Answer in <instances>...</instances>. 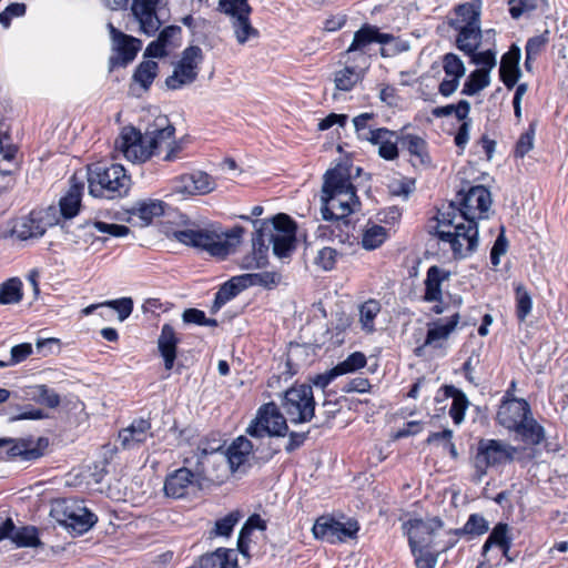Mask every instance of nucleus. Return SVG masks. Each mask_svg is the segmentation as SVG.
I'll list each match as a JSON object with an SVG mask.
<instances>
[{
  "instance_id": "nucleus-60",
  "label": "nucleus",
  "mask_w": 568,
  "mask_h": 568,
  "mask_svg": "<svg viewBox=\"0 0 568 568\" xmlns=\"http://www.w3.org/2000/svg\"><path fill=\"white\" fill-rule=\"evenodd\" d=\"M470 110V104L466 100H460L456 105L448 104L436 110L437 115H452L454 114L458 120L463 121L467 118Z\"/></svg>"
},
{
  "instance_id": "nucleus-15",
  "label": "nucleus",
  "mask_w": 568,
  "mask_h": 568,
  "mask_svg": "<svg viewBox=\"0 0 568 568\" xmlns=\"http://www.w3.org/2000/svg\"><path fill=\"white\" fill-rule=\"evenodd\" d=\"M275 226L270 232L268 243L273 246V253L280 258L290 256L295 248L296 241V224L286 214H276L272 220H268Z\"/></svg>"
},
{
  "instance_id": "nucleus-35",
  "label": "nucleus",
  "mask_w": 568,
  "mask_h": 568,
  "mask_svg": "<svg viewBox=\"0 0 568 568\" xmlns=\"http://www.w3.org/2000/svg\"><path fill=\"white\" fill-rule=\"evenodd\" d=\"M123 156L132 163H144L160 154L161 144H120Z\"/></svg>"
},
{
  "instance_id": "nucleus-62",
  "label": "nucleus",
  "mask_w": 568,
  "mask_h": 568,
  "mask_svg": "<svg viewBox=\"0 0 568 568\" xmlns=\"http://www.w3.org/2000/svg\"><path fill=\"white\" fill-rule=\"evenodd\" d=\"M409 154V161L414 166L430 164V156L426 144H406Z\"/></svg>"
},
{
  "instance_id": "nucleus-18",
  "label": "nucleus",
  "mask_w": 568,
  "mask_h": 568,
  "mask_svg": "<svg viewBox=\"0 0 568 568\" xmlns=\"http://www.w3.org/2000/svg\"><path fill=\"white\" fill-rule=\"evenodd\" d=\"M215 187V180L203 171L183 174L173 184V191L182 195H204L214 191Z\"/></svg>"
},
{
  "instance_id": "nucleus-16",
  "label": "nucleus",
  "mask_w": 568,
  "mask_h": 568,
  "mask_svg": "<svg viewBox=\"0 0 568 568\" xmlns=\"http://www.w3.org/2000/svg\"><path fill=\"white\" fill-rule=\"evenodd\" d=\"M108 30L112 40V48L118 52L116 58L112 57L110 59L111 67L128 65L135 59L141 48V41L118 30L111 22L108 23Z\"/></svg>"
},
{
  "instance_id": "nucleus-22",
  "label": "nucleus",
  "mask_w": 568,
  "mask_h": 568,
  "mask_svg": "<svg viewBox=\"0 0 568 568\" xmlns=\"http://www.w3.org/2000/svg\"><path fill=\"white\" fill-rule=\"evenodd\" d=\"M443 69L446 78L440 82L438 91L447 98L457 90L460 79L465 75L466 68L457 54L446 53L443 57Z\"/></svg>"
},
{
  "instance_id": "nucleus-27",
  "label": "nucleus",
  "mask_w": 568,
  "mask_h": 568,
  "mask_svg": "<svg viewBox=\"0 0 568 568\" xmlns=\"http://www.w3.org/2000/svg\"><path fill=\"white\" fill-rule=\"evenodd\" d=\"M48 444V439L44 437L38 438L36 445H33L32 440L28 439H12V443L7 446V454L12 458L21 457L23 460H34L43 455Z\"/></svg>"
},
{
  "instance_id": "nucleus-32",
  "label": "nucleus",
  "mask_w": 568,
  "mask_h": 568,
  "mask_svg": "<svg viewBox=\"0 0 568 568\" xmlns=\"http://www.w3.org/2000/svg\"><path fill=\"white\" fill-rule=\"evenodd\" d=\"M199 568H237V558L233 549L220 547L204 554L199 559Z\"/></svg>"
},
{
  "instance_id": "nucleus-20",
  "label": "nucleus",
  "mask_w": 568,
  "mask_h": 568,
  "mask_svg": "<svg viewBox=\"0 0 568 568\" xmlns=\"http://www.w3.org/2000/svg\"><path fill=\"white\" fill-rule=\"evenodd\" d=\"M51 223L45 221L44 212L31 211L30 214L16 221L12 234L21 241L41 237Z\"/></svg>"
},
{
  "instance_id": "nucleus-50",
  "label": "nucleus",
  "mask_w": 568,
  "mask_h": 568,
  "mask_svg": "<svg viewBox=\"0 0 568 568\" xmlns=\"http://www.w3.org/2000/svg\"><path fill=\"white\" fill-rule=\"evenodd\" d=\"M367 364V358L365 354L362 352H354L349 354L346 359L338 363L335 367L337 368L339 375H345L349 373H354L363 367H365Z\"/></svg>"
},
{
  "instance_id": "nucleus-39",
  "label": "nucleus",
  "mask_w": 568,
  "mask_h": 568,
  "mask_svg": "<svg viewBox=\"0 0 568 568\" xmlns=\"http://www.w3.org/2000/svg\"><path fill=\"white\" fill-rule=\"evenodd\" d=\"M61 215L69 220L74 217L81 206V189L77 185L72 186L68 193L60 199L59 202Z\"/></svg>"
},
{
  "instance_id": "nucleus-57",
  "label": "nucleus",
  "mask_w": 568,
  "mask_h": 568,
  "mask_svg": "<svg viewBox=\"0 0 568 568\" xmlns=\"http://www.w3.org/2000/svg\"><path fill=\"white\" fill-rule=\"evenodd\" d=\"M252 286H262L266 290L276 287L281 282V274L277 272L250 273Z\"/></svg>"
},
{
  "instance_id": "nucleus-9",
  "label": "nucleus",
  "mask_w": 568,
  "mask_h": 568,
  "mask_svg": "<svg viewBox=\"0 0 568 568\" xmlns=\"http://www.w3.org/2000/svg\"><path fill=\"white\" fill-rule=\"evenodd\" d=\"M52 513L62 526L71 529L77 535L89 531L98 521V517L82 503L73 499H64L57 503Z\"/></svg>"
},
{
  "instance_id": "nucleus-1",
  "label": "nucleus",
  "mask_w": 568,
  "mask_h": 568,
  "mask_svg": "<svg viewBox=\"0 0 568 568\" xmlns=\"http://www.w3.org/2000/svg\"><path fill=\"white\" fill-rule=\"evenodd\" d=\"M491 206L490 191L484 185L466 183L455 197L437 212L435 234L449 244L456 260L465 258L478 247V220L487 219Z\"/></svg>"
},
{
  "instance_id": "nucleus-28",
  "label": "nucleus",
  "mask_w": 568,
  "mask_h": 568,
  "mask_svg": "<svg viewBox=\"0 0 568 568\" xmlns=\"http://www.w3.org/2000/svg\"><path fill=\"white\" fill-rule=\"evenodd\" d=\"M450 277V272L446 271L437 265H432L426 272V278L424 281L425 284V293L424 301L425 302H443V291L442 284L445 281H448Z\"/></svg>"
},
{
  "instance_id": "nucleus-56",
  "label": "nucleus",
  "mask_w": 568,
  "mask_h": 568,
  "mask_svg": "<svg viewBox=\"0 0 568 568\" xmlns=\"http://www.w3.org/2000/svg\"><path fill=\"white\" fill-rule=\"evenodd\" d=\"M338 255L337 250L325 246L317 252L314 263L323 271H332L336 265Z\"/></svg>"
},
{
  "instance_id": "nucleus-29",
  "label": "nucleus",
  "mask_w": 568,
  "mask_h": 568,
  "mask_svg": "<svg viewBox=\"0 0 568 568\" xmlns=\"http://www.w3.org/2000/svg\"><path fill=\"white\" fill-rule=\"evenodd\" d=\"M253 450V444L244 436L237 437L229 448L221 454V460L227 462L230 468L235 471L247 460Z\"/></svg>"
},
{
  "instance_id": "nucleus-25",
  "label": "nucleus",
  "mask_w": 568,
  "mask_h": 568,
  "mask_svg": "<svg viewBox=\"0 0 568 568\" xmlns=\"http://www.w3.org/2000/svg\"><path fill=\"white\" fill-rule=\"evenodd\" d=\"M179 344L180 337L178 336L174 327L168 323L163 324L158 338V349L163 358L166 371H171L174 366Z\"/></svg>"
},
{
  "instance_id": "nucleus-24",
  "label": "nucleus",
  "mask_w": 568,
  "mask_h": 568,
  "mask_svg": "<svg viewBox=\"0 0 568 568\" xmlns=\"http://www.w3.org/2000/svg\"><path fill=\"white\" fill-rule=\"evenodd\" d=\"M394 37L389 33L379 32L375 26L364 24L354 33L352 43L346 50L347 54L364 53L365 49L372 43L387 44L392 42Z\"/></svg>"
},
{
  "instance_id": "nucleus-45",
  "label": "nucleus",
  "mask_w": 568,
  "mask_h": 568,
  "mask_svg": "<svg viewBox=\"0 0 568 568\" xmlns=\"http://www.w3.org/2000/svg\"><path fill=\"white\" fill-rule=\"evenodd\" d=\"M241 517L242 515L239 510H233L226 516L217 519L213 529L210 531V537H230Z\"/></svg>"
},
{
  "instance_id": "nucleus-4",
  "label": "nucleus",
  "mask_w": 568,
  "mask_h": 568,
  "mask_svg": "<svg viewBox=\"0 0 568 568\" xmlns=\"http://www.w3.org/2000/svg\"><path fill=\"white\" fill-rule=\"evenodd\" d=\"M244 234L242 226H235L225 234L226 239L207 229H184L174 232V237L182 244L200 248L212 256L225 257L231 246L240 242Z\"/></svg>"
},
{
  "instance_id": "nucleus-3",
  "label": "nucleus",
  "mask_w": 568,
  "mask_h": 568,
  "mask_svg": "<svg viewBox=\"0 0 568 568\" xmlns=\"http://www.w3.org/2000/svg\"><path fill=\"white\" fill-rule=\"evenodd\" d=\"M89 194L98 199H122L131 189V176L121 164L95 163L88 172Z\"/></svg>"
},
{
  "instance_id": "nucleus-52",
  "label": "nucleus",
  "mask_w": 568,
  "mask_h": 568,
  "mask_svg": "<svg viewBox=\"0 0 568 568\" xmlns=\"http://www.w3.org/2000/svg\"><path fill=\"white\" fill-rule=\"evenodd\" d=\"M412 555L415 559L416 568H435L438 560L439 550L435 548H414Z\"/></svg>"
},
{
  "instance_id": "nucleus-23",
  "label": "nucleus",
  "mask_w": 568,
  "mask_h": 568,
  "mask_svg": "<svg viewBox=\"0 0 568 568\" xmlns=\"http://www.w3.org/2000/svg\"><path fill=\"white\" fill-rule=\"evenodd\" d=\"M223 447V440L216 434H211L199 442L196 449L185 456L183 463L184 465H193V463L199 462L203 470L207 474V462L214 455L219 453L222 454Z\"/></svg>"
},
{
  "instance_id": "nucleus-36",
  "label": "nucleus",
  "mask_w": 568,
  "mask_h": 568,
  "mask_svg": "<svg viewBox=\"0 0 568 568\" xmlns=\"http://www.w3.org/2000/svg\"><path fill=\"white\" fill-rule=\"evenodd\" d=\"M166 204L161 200H149L138 202L131 210L130 213L139 216L146 224L151 223L154 217L164 214Z\"/></svg>"
},
{
  "instance_id": "nucleus-8",
  "label": "nucleus",
  "mask_w": 568,
  "mask_h": 568,
  "mask_svg": "<svg viewBox=\"0 0 568 568\" xmlns=\"http://www.w3.org/2000/svg\"><path fill=\"white\" fill-rule=\"evenodd\" d=\"M217 10L231 18V26L239 44H245L258 38L260 32L252 26L250 19L252 7L246 0H220Z\"/></svg>"
},
{
  "instance_id": "nucleus-12",
  "label": "nucleus",
  "mask_w": 568,
  "mask_h": 568,
  "mask_svg": "<svg viewBox=\"0 0 568 568\" xmlns=\"http://www.w3.org/2000/svg\"><path fill=\"white\" fill-rule=\"evenodd\" d=\"M373 113H362L353 119V125L357 138L366 142H423L418 136L404 135L398 131H390L385 128H375L372 124Z\"/></svg>"
},
{
  "instance_id": "nucleus-48",
  "label": "nucleus",
  "mask_w": 568,
  "mask_h": 568,
  "mask_svg": "<svg viewBox=\"0 0 568 568\" xmlns=\"http://www.w3.org/2000/svg\"><path fill=\"white\" fill-rule=\"evenodd\" d=\"M387 239V231L384 226L373 225L366 229L362 237V246L366 250L379 247Z\"/></svg>"
},
{
  "instance_id": "nucleus-17",
  "label": "nucleus",
  "mask_w": 568,
  "mask_h": 568,
  "mask_svg": "<svg viewBox=\"0 0 568 568\" xmlns=\"http://www.w3.org/2000/svg\"><path fill=\"white\" fill-rule=\"evenodd\" d=\"M508 396L509 392L506 393L498 408L496 419L500 426L510 430L517 424L525 422L526 417L531 415V409L526 399Z\"/></svg>"
},
{
  "instance_id": "nucleus-63",
  "label": "nucleus",
  "mask_w": 568,
  "mask_h": 568,
  "mask_svg": "<svg viewBox=\"0 0 568 568\" xmlns=\"http://www.w3.org/2000/svg\"><path fill=\"white\" fill-rule=\"evenodd\" d=\"M288 432L287 420L275 405V410L272 412V419L270 426V437H284Z\"/></svg>"
},
{
  "instance_id": "nucleus-47",
  "label": "nucleus",
  "mask_w": 568,
  "mask_h": 568,
  "mask_svg": "<svg viewBox=\"0 0 568 568\" xmlns=\"http://www.w3.org/2000/svg\"><path fill=\"white\" fill-rule=\"evenodd\" d=\"M361 79L362 74L355 68L345 67L335 73V88L341 91H351Z\"/></svg>"
},
{
  "instance_id": "nucleus-38",
  "label": "nucleus",
  "mask_w": 568,
  "mask_h": 568,
  "mask_svg": "<svg viewBox=\"0 0 568 568\" xmlns=\"http://www.w3.org/2000/svg\"><path fill=\"white\" fill-rule=\"evenodd\" d=\"M0 173L2 175H10L18 170L21 156L17 144H7V149H4V144H0Z\"/></svg>"
},
{
  "instance_id": "nucleus-10",
  "label": "nucleus",
  "mask_w": 568,
  "mask_h": 568,
  "mask_svg": "<svg viewBox=\"0 0 568 568\" xmlns=\"http://www.w3.org/2000/svg\"><path fill=\"white\" fill-rule=\"evenodd\" d=\"M444 526V521L435 516L426 519L412 518L403 523L402 529L407 536L410 551L414 548H435L434 538Z\"/></svg>"
},
{
  "instance_id": "nucleus-5",
  "label": "nucleus",
  "mask_w": 568,
  "mask_h": 568,
  "mask_svg": "<svg viewBox=\"0 0 568 568\" xmlns=\"http://www.w3.org/2000/svg\"><path fill=\"white\" fill-rule=\"evenodd\" d=\"M449 26L458 32L457 48L465 54L477 51L481 43L480 14L471 3L459 4L449 20Z\"/></svg>"
},
{
  "instance_id": "nucleus-26",
  "label": "nucleus",
  "mask_w": 568,
  "mask_h": 568,
  "mask_svg": "<svg viewBox=\"0 0 568 568\" xmlns=\"http://www.w3.org/2000/svg\"><path fill=\"white\" fill-rule=\"evenodd\" d=\"M521 59V50L518 45L513 44L509 50L501 57L499 74L504 84L511 89L521 77L519 62Z\"/></svg>"
},
{
  "instance_id": "nucleus-58",
  "label": "nucleus",
  "mask_w": 568,
  "mask_h": 568,
  "mask_svg": "<svg viewBox=\"0 0 568 568\" xmlns=\"http://www.w3.org/2000/svg\"><path fill=\"white\" fill-rule=\"evenodd\" d=\"M548 36L549 31L546 30L544 33L528 39L525 51L529 59H536L541 53L549 41Z\"/></svg>"
},
{
  "instance_id": "nucleus-49",
  "label": "nucleus",
  "mask_w": 568,
  "mask_h": 568,
  "mask_svg": "<svg viewBox=\"0 0 568 568\" xmlns=\"http://www.w3.org/2000/svg\"><path fill=\"white\" fill-rule=\"evenodd\" d=\"M12 541L18 547H38L41 545L38 529L33 526L17 528Z\"/></svg>"
},
{
  "instance_id": "nucleus-42",
  "label": "nucleus",
  "mask_w": 568,
  "mask_h": 568,
  "mask_svg": "<svg viewBox=\"0 0 568 568\" xmlns=\"http://www.w3.org/2000/svg\"><path fill=\"white\" fill-rule=\"evenodd\" d=\"M490 83V77L488 70L476 69L467 77L464 82L462 93L465 95H475Z\"/></svg>"
},
{
  "instance_id": "nucleus-31",
  "label": "nucleus",
  "mask_w": 568,
  "mask_h": 568,
  "mask_svg": "<svg viewBox=\"0 0 568 568\" xmlns=\"http://www.w3.org/2000/svg\"><path fill=\"white\" fill-rule=\"evenodd\" d=\"M459 313L456 312L452 316H449V318L445 323L443 322V320H437L429 324L424 345L415 349L416 355L419 356L422 354V349L424 346L434 345L435 342L439 339H446L450 335V333L455 331L459 323Z\"/></svg>"
},
{
  "instance_id": "nucleus-2",
  "label": "nucleus",
  "mask_w": 568,
  "mask_h": 568,
  "mask_svg": "<svg viewBox=\"0 0 568 568\" xmlns=\"http://www.w3.org/2000/svg\"><path fill=\"white\" fill-rule=\"evenodd\" d=\"M351 180L352 168L346 165H336L325 173L321 196L323 220L344 222L354 211L353 206L359 204Z\"/></svg>"
},
{
  "instance_id": "nucleus-19",
  "label": "nucleus",
  "mask_w": 568,
  "mask_h": 568,
  "mask_svg": "<svg viewBox=\"0 0 568 568\" xmlns=\"http://www.w3.org/2000/svg\"><path fill=\"white\" fill-rule=\"evenodd\" d=\"M162 0H133L131 10L140 23L141 31L146 36H153L160 29L162 22L156 13V8Z\"/></svg>"
},
{
  "instance_id": "nucleus-13",
  "label": "nucleus",
  "mask_w": 568,
  "mask_h": 568,
  "mask_svg": "<svg viewBox=\"0 0 568 568\" xmlns=\"http://www.w3.org/2000/svg\"><path fill=\"white\" fill-rule=\"evenodd\" d=\"M201 464L185 465L166 475L164 493L168 497L183 498L187 495L189 488L194 484H201L207 476Z\"/></svg>"
},
{
  "instance_id": "nucleus-11",
  "label": "nucleus",
  "mask_w": 568,
  "mask_h": 568,
  "mask_svg": "<svg viewBox=\"0 0 568 568\" xmlns=\"http://www.w3.org/2000/svg\"><path fill=\"white\" fill-rule=\"evenodd\" d=\"M358 530L359 524L357 520L348 518L346 521H341L329 516L317 518L313 526L315 538L333 545L355 539Z\"/></svg>"
},
{
  "instance_id": "nucleus-41",
  "label": "nucleus",
  "mask_w": 568,
  "mask_h": 568,
  "mask_svg": "<svg viewBox=\"0 0 568 568\" xmlns=\"http://www.w3.org/2000/svg\"><path fill=\"white\" fill-rule=\"evenodd\" d=\"M92 227L97 229L101 233L109 234L113 237H124L131 232L130 227L126 225L106 223V222H102V221H95L93 223L88 222V223L79 226V229L84 232V235H90V236H92L93 233L91 231H87V230H90Z\"/></svg>"
},
{
  "instance_id": "nucleus-53",
  "label": "nucleus",
  "mask_w": 568,
  "mask_h": 568,
  "mask_svg": "<svg viewBox=\"0 0 568 568\" xmlns=\"http://www.w3.org/2000/svg\"><path fill=\"white\" fill-rule=\"evenodd\" d=\"M488 539L501 551L508 552L511 547V538L508 536V525L498 523L490 531Z\"/></svg>"
},
{
  "instance_id": "nucleus-43",
  "label": "nucleus",
  "mask_w": 568,
  "mask_h": 568,
  "mask_svg": "<svg viewBox=\"0 0 568 568\" xmlns=\"http://www.w3.org/2000/svg\"><path fill=\"white\" fill-rule=\"evenodd\" d=\"M159 64L155 61L146 60L141 62L134 73L133 81L139 83L144 90H148L158 75Z\"/></svg>"
},
{
  "instance_id": "nucleus-34",
  "label": "nucleus",
  "mask_w": 568,
  "mask_h": 568,
  "mask_svg": "<svg viewBox=\"0 0 568 568\" xmlns=\"http://www.w3.org/2000/svg\"><path fill=\"white\" fill-rule=\"evenodd\" d=\"M174 126L170 123L166 115L156 116L152 123L145 128L144 136L146 142H164L173 136Z\"/></svg>"
},
{
  "instance_id": "nucleus-21",
  "label": "nucleus",
  "mask_w": 568,
  "mask_h": 568,
  "mask_svg": "<svg viewBox=\"0 0 568 568\" xmlns=\"http://www.w3.org/2000/svg\"><path fill=\"white\" fill-rule=\"evenodd\" d=\"M152 437V425L149 418L133 419L126 428L119 432V440L123 449L139 448Z\"/></svg>"
},
{
  "instance_id": "nucleus-7",
  "label": "nucleus",
  "mask_w": 568,
  "mask_h": 568,
  "mask_svg": "<svg viewBox=\"0 0 568 568\" xmlns=\"http://www.w3.org/2000/svg\"><path fill=\"white\" fill-rule=\"evenodd\" d=\"M282 407L292 424L310 423L315 416L316 407L312 385L300 384L290 387L284 393Z\"/></svg>"
},
{
  "instance_id": "nucleus-59",
  "label": "nucleus",
  "mask_w": 568,
  "mask_h": 568,
  "mask_svg": "<svg viewBox=\"0 0 568 568\" xmlns=\"http://www.w3.org/2000/svg\"><path fill=\"white\" fill-rule=\"evenodd\" d=\"M488 529V521L479 514H471L464 525V531H468L469 536L484 535Z\"/></svg>"
},
{
  "instance_id": "nucleus-61",
  "label": "nucleus",
  "mask_w": 568,
  "mask_h": 568,
  "mask_svg": "<svg viewBox=\"0 0 568 568\" xmlns=\"http://www.w3.org/2000/svg\"><path fill=\"white\" fill-rule=\"evenodd\" d=\"M27 7L24 3L13 2L0 12V24L9 28L13 18H20L26 14Z\"/></svg>"
},
{
  "instance_id": "nucleus-30",
  "label": "nucleus",
  "mask_w": 568,
  "mask_h": 568,
  "mask_svg": "<svg viewBox=\"0 0 568 568\" xmlns=\"http://www.w3.org/2000/svg\"><path fill=\"white\" fill-rule=\"evenodd\" d=\"M509 432L515 434V439L529 446H537L545 439L544 427L532 417V414L526 417V420L517 424Z\"/></svg>"
},
{
  "instance_id": "nucleus-46",
  "label": "nucleus",
  "mask_w": 568,
  "mask_h": 568,
  "mask_svg": "<svg viewBox=\"0 0 568 568\" xmlns=\"http://www.w3.org/2000/svg\"><path fill=\"white\" fill-rule=\"evenodd\" d=\"M32 390L29 395L32 396V399L37 403L44 405L49 408H57L61 404L60 395L52 388L48 387L44 384L36 385L31 388Z\"/></svg>"
},
{
  "instance_id": "nucleus-40",
  "label": "nucleus",
  "mask_w": 568,
  "mask_h": 568,
  "mask_svg": "<svg viewBox=\"0 0 568 568\" xmlns=\"http://www.w3.org/2000/svg\"><path fill=\"white\" fill-rule=\"evenodd\" d=\"M197 71L193 69H186L179 62L174 67L173 73L166 78L165 84L171 90H179L184 85L191 84L197 78Z\"/></svg>"
},
{
  "instance_id": "nucleus-14",
  "label": "nucleus",
  "mask_w": 568,
  "mask_h": 568,
  "mask_svg": "<svg viewBox=\"0 0 568 568\" xmlns=\"http://www.w3.org/2000/svg\"><path fill=\"white\" fill-rule=\"evenodd\" d=\"M253 225L255 232L252 236V253L244 256L241 263L244 270L263 268L268 264V235L275 226L268 220H255Z\"/></svg>"
},
{
  "instance_id": "nucleus-55",
  "label": "nucleus",
  "mask_w": 568,
  "mask_h": 568,
  "mask_svg": "<svg viewBox=\"0 0 568 568\" xmlns=\"http://www.w3.org/2000/svg\"><path fill=\"white\" fill-rule=\"evenodd\" d=\"M237 296V293L234 290V286L230 281L223 283L219 291L215 293L214 302L211 307L212 313H216L221 310L227 302Z\"/></svg>"
},
{
  "instance_id": "nucleus-64",
  "label": "nucleus",
  "mask_w": 568,
  "mask_h": 568,
  "mask_svg": "<svg viewBox=\"0 0 568 568\" xmlns=\"http://www.w3.org/2000/svg\"><path fill=\"white\" fill-rule=\"evenodd\" d=\"M103 305L116 311L121 322L125 321L133 311V301L131 297H121L118 300L108 301Z\"/></svg>"
},
{
  "instance_id": "nucleus-6",
  "label": "nucleus",
  "mask_w": 568,
  "mask_h": 568,
  "mask_svg": "<svg viewBox=\"0 0 568 568\" xmlns=\"http://www.w3.org/2000/svg\"><path fill=\"white\" fill-rule=\"evenodd\" d=\"M517 448L498 439L481 438L477 443L473 464L478 480L487 475L490 467H498L515 459Z\"/></svg>"
},
{
  "instance_id": "nucleus-51",
  "label": "nucleus",
  "mask_w": 568,
  "mask_h": 568,
  "mask_svg": "<svg viewBox=\"0 0 568 568\" xmlns=\"http://www.w3.org/2000/svg\"><path fill=\"white\" fill-rule=\"evenodd\" d=\"M532 308V300L528 291L523 286L516 287V316L520 322H524L530 314Z\"/></svg>"
},
{
  "instance_id": "nucleus-33",
  "label": "nucleus",
  "mask_w": 568,
  "mask_h": 568,
  "mask_svg": "<svg viewBox=\"0 0 568 568\" xmlns=\"http://www.w3.org/2000/svg\"><path fill=\"white\" fill-rule=\"evenodd\" d=\"M442 389L445 397L453 399L452 406L449 408V416L456 425H459L465 418V413L469 406V400L466 394L454 385H444Z\"/></svg>"
},
{
  "instance_id": "nucleus-44",
  "label": "nucleus",
  "mask_w": 568,
  "mask_h": 568,
  "mask_svg": "<svg viewBox=\"0 0 568 568\" xmlns=\"http://www.w3.org/2000/svg\"><path fill=\"white\" fill-rule=\"evenodd\" d=\"M22 296V282L18 277L9 278L0 285V304L19 303Z\"/></svg>"
},
{
  "instance_id": "nucleus-37",
  "label": "nucleus",
  "mask_w": 568,
  "mask_h": 568,
  "mask_svg": "<svg viewBox=\"0 0 568 568\" xmlns=\"http://www.w3.org/2000/svg\"><path fill=\"white\" fill-rule=\"evenodd\" d=\"M382 305L377 300L369 298L362 303L358 307L359 323L362 329L366 333L375 332V318L381 313Z\"/></svg>"
},
{
  "instance_id": "nucleus-54",
  "label": "nucleus",
  "mask_w": 568,
  "mask_h": 568,
  "mask_svg": "<svg viewBox=\"0 0 568 568\" xmlns=\"http://www.w3.org/2000/svg\"><path fill=\"white\" fill-rule=\"evenodd\" d=\"M203 58V51L200 47L190 45L183 50L179 63L182 67H186V69H193L199 72V65L202 63Z\"/></svg>"
}]
</instances>
